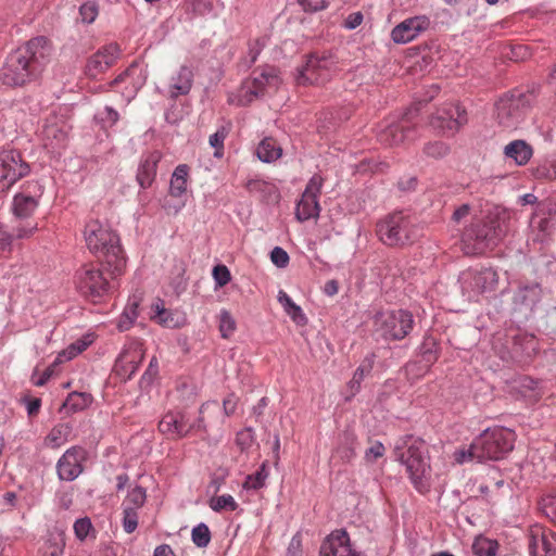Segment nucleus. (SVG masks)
Wrapping results in <instances>:
<instances>
[{
  "mask_svg": "<svg viewBox=\"0 0 556 556\" xmlns=\"http://www.w3.org/2000/svg\"><path fill=\"white\" fill-rule=\"evenodd\" d=\"M463 288L475 293L493 291L497 285V273L492 268L469 269L462 274Z\"/></svg>",
  "mask_w": 556,
  "mask_h": 556,
  "instance_id": "obj_18",
  "label": "nucleus"
},
{
  "mask_svg": "<svg viewBox=\"0 0 556 556\" xmlns=\"http://www.w3.org/2000/svg\"><path fill=\"white\" fill-rule=\"evenodd\" d=\"M51 48L45 37H36L10 53L1 70L4 85L21 87L35 80L49 60Z\"/></svg>",
  "mask_w": 556,
  "mask_h": 556,
  "instance_id": "obj_1",
  "label": "nucleus"
},
{
  "mask_svg": "<svg viewBox=\"0 0 556 556\" xmlns=\"http://www.w3.org/2000/svg\"><path fill=\"white\" fill-rule=\"evenodd\" d=\"M92 529V525L89 518H80L77 519L74 523V532L78 540L84 541L88 534L89 531Z\"/></svg>",
  "mask_w": 556,
  "mask_h": 556,
  "instance_id": "obj_48",
  "label": "nucleus"
},
{
  "mask_svg": "<svg viewBox=\"0 0 556 556\" xmlns=\"http://www.w3.org/2000/svg\"><path fill=\"white\" fill-rule=\"evenodd\" d=\"M366 375L363 374V369H356L353 378L348 383V388L350 390V395L346 397V400H351L361 390V384Z\"/></svg>",
  "mask_w": 556,
  "mask_h": 556,
  "instance_id": "obj_51",
  "label": "nucleus"
},
{
  "mask_svg": "<svg viewBox=\"0 0 556 556\" xmlns=\"http://www.w3.org/2000/svg\"><path fill=\"white\" fill-rule=\"evenodd\" d=\"M504 230L500 222L490 219L482 222L473 220L468 228L465 229L462 241L466 254H480L486 249L497 244L503 237Z\"/></svg>",
  "mask_w": 556,
  "mask_h": 556,
  "instance_id": "obj_9",
  "label": "nucleus"
},
{
  "mask_svg": "<svg viewBox=\"0 0 556 556\" xmlns=\"http://www.w3.org/2000/svg\"><path fill=\"white\" fill-rule=\"evenodd\" d=\"M210 507L214 511H222L224 509L233 511L238 508V504L232 495L230 494H223L217 497H213L210 501Z\"/></svg>",
  "mask_w": 556,
  "mask_h": 556,
  "instance_id": "obj_40",
  "label": "nucleus"
},
{
  "mask_svg": "<svg viewBox=\"0 0 556 556\" xmlns=\"http://www.w3.org/2000/svg\"><path fill=\"white\" fill-rule=\"evenodd\" d=\"M324 179L315 174L308 180L300 201L296 204L295 217L299 222H305L311 218L317 219L320 213L318 198L321 193Z\"/></svg>",
  "mask_w": 556,
  "mask_h": 556,
  "instance_id": "obj_14",
  "label": "nucleus"
},
{
  "mask_svg": "<svg viewBox=\"0 0 556 556\" xmlns=\"http://www.w3.org/2000/svg\"><path fill=\"white\" fill-rule=\"evenodd\" d=\"M188 176V165L180 164L175 168L169 185V194L172 197H181L187 191Z\"/></svg>",
  "mask_w": 556,
  "mask_h": 556,
  "instance_id": "obj_28",
  "label": "nucleus"
},
{
  "mask_svg": "<svg viewBox=\"0 0 556 556\" xmlns=\"http://www.w3.org/2000/svg\"><path fill=\"white\" fill-rule=\"evenodd\" d=\"M43 194V187L39 181H27L13 199L12 211L16 218L28 219L38 207V201Z\"/></svg>",
  "mask_w": 556,
  "mask_h": 556,
  "instance_id": "obj_15",
  "label": "nucleus"
},
{
  "mask_svg": "<svg viewBox=\"0 0 556 556\" xmlns=\"http://www.w3.org/2000/svg\"><path fill=\"white\" fill-rule=\"evenodd\" d=\"M379 139L382 143L389 146L404 144L415 140V128L406 119H402L383 129L379 135Z\"/></svg>",
  "mask_w": 556,
  "mask_h": 556,
  "instance_id": "obj_22",
  "label": "nucleus"
},
{
  "mask_svg": "<svg viewBox=\"0 0 556 556\" xmlns=\"http://www.w3.org/2000/svg\"><path fill=\"white\" fill-rule=\"evenodd\" d=\"M532 103V94L514 92L500 99L495 105L496 118L505 128H517Z\"/></svg>",
  "mask_w": 556,
  "mask_h": 556,
  "instance_id": "obj_10",
  "label": "nucleus"
},
{
  "mask_svg": "<svg viewBox=\"0 0 556 556\" xmlns=\"http://www.w3.org/2000/svg\"><path fill=\"white\" fill-rule=\"evenodd\" d=\"M430 123L442 134L453 135L467 123L466 111L456 103H446L438 109Z\"/></svg>",
  "mask_w": 556,
  "mask_h": 556,
  "instance_id": "obj_16",
  "label": "nucleus"
},
{
  "mask_svg": "<svg viewBox=\"0 0 556 556\" xmlns=\"http://www.w3.org/2000/svg\"><path fill=\"white\" fill-rule=\"evenodd\" d=\"M469 213L470 206L468 204H463L454 211L452 219L456 223H459L464 218H466L469 215Z\"/></svg>",
  "mask_w": 556,
  "mask_h": 556,
  "instance_id": "obj_64",
  "label": "nucleus"
},
{
  "mask_svg": "<svg viewBox=\"0 0 556 556\" xmlns=\"http://www.w3.org/2000/svg\"><path fill=\"white\" fill-rule=\"evenodd\" d=\"M514 339V345L516 346H522V345H532L534 343V336L527 334V333H520L518 332L513 337Z\"/></svg>",
  "mask_w": 556,
  "mask_h": 556,
  "instance_id": "obj_62",
  "label": "nucleus"
},
{
  "mask_svg": "<svg viewBox=\"0 0 556 556\" xmlns=\"http://www.w3.org/2000/svg\"><path fill=\"white\" fill-rule=\"evenodd\" d=\"M147 501V491L144 488L136 485L130 489L122 503V509L130 508L132 511H139Z\"/></svg>",
  "mask_w": 556,
  "mask_h": 556,
  "instance_id": "obj_32",
  "label": "nucleus"
},
{
  "mask_svg": "<svg viewBox=\"0 0 556 556\" xmlns=\"http://www.w3.org/2000/svg\"><path fill=\"white\" fill-rule=\"evenodd\" d=\"M193 77V71L187 65H181L169 78L168 96L172 99L187 96L192 88Z\"/></svg>",
  "mask_w": 556,
  "mask_h": 556,
  "instance_id": "obj_24",
  "label": "nucleus"
},
{
  "mask_svg": "<svg viewBox=\"0 0 556 556\" xmlns=\"http://www.w3.org/2000/svg\"><path fill=\"white\" fill-rule=\"evenodd\" d=\"M279 71L273 66H265L253 72L252 77L242 83L237 93L229 96V103L249 105L260 97L274 93L281 85Z\"/></svg>",
  "mask_w": 556,
  "mask_h": 556,
  "instance_id": "obj_6",
  "label": "nucleus"
},
{
  "mask_svg": "<svg viewBox=\"0 0 556 556\" xmlns=\"http://www.w3.org/2000/svg\"><path fill=\"white\" fill-rule=\"evenodd\" d=\"M99 14V7L94 1H87L79 8V15L81 21L91 24L96 21Z\"/></svg>",
  "mask_w": 556,
  "mask_h": 556,
  "instance_id": "obj_44",
  "label": "nucleus"
},
{
  "mask_svg": "<svg viewBox=\"0 0 556 556\" xmlns=\"http://www.w3.org/2000/svg\"><path fill=\"white\" fill-rule=\"evenodd\" d=\"M71 432L72 428L68 424H59L46 437V444L52 448H58L68 441Z\"/></svg>",
  "mask_w": 556,
  "mask_h": 556,
  "instance_id": "obj_33",
  "label": "nucleus"
},
{
  "mask_svg": "<svg viewBox=\"0 0 556 556\" xmlns=\"http://www.w3.org/2000/svg\"><path fill=\"white\" fill-rule=\"evenodd\" d=\"M386 452L384 445L376 441L370 447H368L365 452V458L368 462H376L378 458L382 457Z\"/></svg>",
  "mask_w": 556,
  "mask_h": 556,
  "instance_id": "obj_53",
  "label": "nucleus"
},
{
  "mask_svg": "<svg viewBox=\"0 0 556 556\" xmlns=\"http://www.w3.org/2000/svg\"><path fill=\"white\" fill-rule=\"evenodd\" d=\"M238 399L235 394L227 395L223 401V410L225 416H231L237 408Z\"/></svg>",
  "mask_w": 556,
  "mask_h": 556,
  "instance_id": "obj_58",
  "label": "nucleus"
},
{
  "mask_svg": "<svg viewBox=\"0 0 556 556\" xmlns=\"http://www.w3.org/2000/svg\"><path fill=\"white\" fill-rule=\"evenodd\" d=\"M540 178L556 179V161L552 162L548 166H541L536 170Z\"/></svg>",
  "mask_w": 556,
  "mask_h": 556,
  "instance_id": "obj_59",
  "label": "nucleus"
},
{
  "mask_svg": "<svg viewBox=\"0 0 556 556\" xmlns=\"http://www.w3.org/2000/svg\"><path fill=\"white\" fill-rule=\"evenodd\" d=\"M376 231L379 239L389 247L413 243L419 235L418 227L402 212H395L379 220Z\"/></svg>",
  "mask_w": 556,
  "mask_h": 556,
  "instance_id": "obj_8",
  "label": "nucleus"
},
{
  "mask_svg": "<svg viewBox=\"0 0 556 556\" xmlns=\"http://www.w3.org/2000/svg\"><path fill=\"white\" fill-rule=\"evenodd\" d=\"M213 278L217 287H224L230 281L231 275L227 266L216 265L213 268Z\"/></svg>",
  "mask_w": 556,
  "mask_h": 556,
  "instance_id": "obj_49",
  "label": "nucleus"
},
{
  "mask_svg": "<svg viewBox=\"0 0 556 556\" xmlns=\"http://www.w3.org/2000/svg\"><path fill=\"white\" fill-rule=\"evenodd\" d=\"M413 315L403 309L379 312L375 316L377 331L390 340H401L412 330Z\"/></svg>",
  "mask_w": 556,
  "mask_h": 556,
  "instance_id": "obj_11",
  "label": "nucleus"
},
{
  "mask_svg": "<svg viewBox=\"0 0 556 556\" xmlns=\"http://www.w3.org/2000/svg\"><path fill=\"white\" fill-rule=\"evenodd\" d=\"M119 48L116 43H110L96 52L86 65V73L90 77H97L105 72L117 60Z\"/></svg>",
  "mask_w": 556,
  "mask_h": 556,
  "instance_id": "obj_21",
  "label": "nucleus"
},
{
  "mask_svg": "<svg viewBox=\"0 0 556 556\" xmlns=\"http://www.w3.org/2000/svg\"><path fill=\"white\" fill-rule=\"evenodd\" d=\"M336 66L331 55L311 54L303 67L299 70L296 83L299 85L319 84L325 81Z\"/></svg>",
  "mask_w": 556,
  "mask_h": 556,
  "instance_id": "obj_13",
  "label": "nucleus"
},
{
  "mask_svg": "<svg viewBox=\"0 0 556 556\" xmlns=\"http://www.w3.org/2000/svg\"><path fill=\"white\" fill-rule=\"evenodd\" d=\"M86 451L80 446H72L59 458L56 463L58 477L62 481H73L83 472V462Z\"/></svg>",
  "mask_w": 556,
  "mask_h": 556,
  "instance_id": "obj_17",
  "label": "nucleus"
},
{
  "mask_svg": "<svg viewBox=\"0 0 556 556\" xmlns=\"http://www.w3.org/2000/svg\"><path fill=\"white\" fill-rule=\"evenodd\" d=\"M545 556H556V533L544 531L540 539Z\"/></svg>",
  "mask_w": 556,
  "mask_h": 556,
  "instance_id": "obj_46",
  "label": "nucleus"
},
{
  "mask_svg": "<svg viewBox=\"0 0 556 556\" xmlns=\"http://www.w3.org/2000/svg\"><path fill=\"white\" fill-rule=\"evenodd\" d=\"M84 237L89 251L111 266V274H122L126 266L124 251L118 236L98 219L87 222Z\"/></svg>",
  "mask_w": 556,
  "mask_h": 556,
  "instance_id": "obj_3",
  "label": "nucleus"
},
{
  "mask_svg": "<svg viewBox=\"0 0 556 556\" xmlns=\"http://www.w3.org/2000/svg\"><path fill=\"white\" fill-rule=\"evenodd\" d=\"M394 457L406 467L415 489L425 494L430 490V465L425 452V443L412 435L399 439L394 445Z\"/></svg>",
  "mask_w": 556,
  "mask_h": 556,
  "instance_id": "obj_4",
  "label": "nucleus"
},
{
  "mask_svg": "<svg viewBox=\"0 0 556 556\" xmlns=\"http://www.w3.org/2000/svg\"><path fill=\"white\" fill-rule=\"evenodd\" d=\"M153 315L151 318L160 324L161 326L174 328L179 325L178 320L175 318V315L166 309L161 300L152 305Z\"/></svg>",
  "mask_w": 556,
  "mask_h": 556,
  "instance_id": "obj_34",
  "label": "nucleus"
},
{
  "mask_svg": "<svg viewBox=\"0 0 556 556\" xmlns=\"http://www.w3.org/2000/svg\"><path fill=\"white\" fill-rule=\"evenodd\" d=\"M13 236L5 230L0 223V252H10L12 247Z\"/></svg>",
  "mask_w": 556,
  "mask_h": 556,
  "instance_id": "obj_56",
  "label": "nucleus"
},
{
  "mask_svg": "<svg viewBox=\"0 0 556 556\" xmlns=\"http://www.w3.org/2000/svg\"><path fill=\"white\" fill-rule=\"evenodd\" d=\"M23 403L29 417L37 415L41 406V400L38 397H24Z\"/></svg>",
  "mask_w": 556,
  "mask_h": 556,
  "instance_id": "obj_57",
  "label": "nucleus"
},
{
  "mask_svg": "<svg viewBox=\"0 0 556 556\" xmlns=\"http://www.w3.org/2000/svg\"><path fill=\"white\" fill-rule=\"evenodd\" d=\"M268 477L267 466L265 463L256 470L255 473L249 475L243 483L247 490H258L264 486Z\"/></svg>",
  "mask_w": 556,
  "mask_h": 556,
  "instance_id": "obj_37",
  "label": "nucleus"
},
{
  "mask_svg": "<svg viewBox=\"0 0 556 556\" xmlns=\"http://www.w3.org/2000/svg\"><path fill=\"white\" fill-rule=\"evenodd\" d=\"M97 336L93 332H88L75 342L71 343L68 348H88L96 342Z\"/></svg>",
  "mask_w": 556,
  "mask_h": 556,
  "instance_id": "obj_60",
  "label": "nucleus"
},
{
  "mask_svg": "<svg viewBox=\"0 0 556 556\" xmlns=\"http://www.w3.org/2000/svg\"><path fill=\"white\" fill-rule=\"evenodd\" d=\"M281 154V147L273 138H264L256 148L257 157L266 163L278 160Z\"/></svg>",
  "mask_w": 556,
  "mask_h": 556,
  "instance_id": "obj_29",
  "label": "nucleus"
},
{
  "mask_svg": "<svg viewBox=\"0 0 556 556\" xmlns=\"http://www.w3.org/2000/svg\"><path fill=\"white\" fill-rule=\"evenodd\" d=\"M112 267L102 263H88L80 266L75 274V285L86 298L97 301L109 294L113 288L112 280L121 274H111Z\"/></svg>",
  "mask_w": 556,
  "mask_h": 556,
  "instance_id": "obj_5",
  "label": "nucleus"
},
{
  "mask_svg": "<svg viewBox=\"0 0 556 556\" xmlns=\"http://www.w3.org/2000/svg\"><path fill=\"white\" fill-rule=\"evenodd\" d=\"M299 2L306 11H318L326 8L325 0H299Z\"/></svg>",
  "mask_w": 556,
  "mask_h": 556,
  "instance_id": "obj_61",
  "label": "nucleus"
},
{
  "mask_svg": "<svg viewBox=\"0 0 556 556\" xmlns=\"http://www.w3.org/2000/svg\"><path fill=\"white\" fill-rule=\"evenodd\" d=\"M498 543L483 535H479L472 543V552L476 556H496Z\"/></svg>",
  "mask_w": 556,
  "mask_h": 556,
  "instance_id": "obj_35",
  "label": "nucleus"
},
{
  "mask_svg": "<svg viewBox=\"0 0 556 556\" xmlns=\"http://www.w3.org/2000/svg\"><path fill=\"white\" fill-rule=\"evenodd\" d=\"M363 22V14L361 12L352 13L348 16V18L344 22V26L348 29H354L357 26H359Z\"/></svg>",
  "mask_w": 556,
  "mask_h": 556,
  "instance_id": "obj_63",
  "label": "nucleus"
},
{
  "mask_svg": "<svg viewBox=\"0 0 556 556\" xmlns=\"http://www.w3.org/2000/svg\"><path fill=\"white\" fill-rule=\"evenodd\" d=\"M271 262L278 267H286L289 264V255L288 253L279 247H276L270 252Z\"/></svg>",
  "mask_w": 556,
  "mask_h": 556,
  "instance_id": "obj_52",
  "label": "nucleus"
},
{
  "mask_svg": "<svg viewBox=\"0 0 556 556\" xmlns=\"http://www.w3.org/2000/svg\"><path fill=\"white\" fill-rule=\"evenodd\" d=\"M513 384L514 389H518L522 395H526V391L522 389L534 390L538 383L529 377H519L513 381Z\"/></svg>",
  "mask_w": 556,
  "mask_h": 556,
  "instance_id": "obj_54",
  "label": "nucleus"
},
{
  "mask_svg": "<svg viewBox=\"0 0 556 556\" xmlns=\"http://www.w3.org/2000/svg\"><path fill=\"white\" fill-rule=\"evenodd\" d=\"M191 539L195 546L206 547L211 542V531L208 527L203 522L197 525L191 531Z\"/></svg>",
  "mask_w": 556,
  "mask_h": 556,
  "instance_id": "obj_39",
  "label": "nucleus"
},
{
  "mask_svg": "<svg viewBox=\"0 0 556 556\" xmlns=\"http://www.w3.org/2000/svg\"><path fill=\"white\" fill-rule=\"evenodd\" d=\"M28 173L29 165L23 161L18 151L3 150L0 152V192L10 189Z\"/></svg>",
  "mask_w": 556,
  "mask_h": 556,
  "instance_id": "obj_12",
  "label": "nucleus"
},
{
  "mask_svg": "<svg viewBox=\"0 0 556 556\" xmlns=\"http://www.w3.org/2000/svg\"><path fill=\"white\" fill-rule=\"evenodd\" d=\"M515 440V432L508 428L501 426L488 428L467 447L455 451L454 459L458 464L500 460L513 451Z\"/></svg>",
  "mask_w": 556,
  "mask_h": 556,
  "instance_id": "obj_2",
  "label": "nucleus"
},
{
  "mask_svg": "<svg viewBox=\"0 0 556 556\" xmlns=\"http://www.w3.org/2000/svg\"><path fill=\"white\" fill-rule=\"evenodd\" d=\"M286 556H302V538L300 533L292 536Z\"/></svg>",
  "mask_w": 556,
  "mask_h": 556,
  "instance_id": "obj_55",
  "label": "nucleus"
},
{
  "mask_svg": "<svg viewBox=\"0 0 556 556\" xmlns=\"http://www.w3.org/2000/svg\"><path fill=\"white\" fill-rule=\"evenodd\" d=\"M504 155L513 160L516 165H526L533 155V149L525 140H513L504 148Z\"/></svg>",
  "mask_w": 556,
  "mask_h": 556,
  "instance_id": "obj_26",
  "label": "nucleus"
},
{
  "mask_svg": "<svg viewBox=\"0 0 556 556\" xmlns=\"http://www.w3.org/2000/svg\"><path fill=\"white\" fill-rule=\"evenodd\" d=\"M92 402L91 394L87 392H72L63 403V409L67 413H77L87 408Z\"/></svg>",
  "mask_w": 556,
  "mask_h": 556,
  "instance_id": "obj_30",
  "label": "nucleus"
},
{
  "mask_svg": "<svg viewBox=\"0 0 556 556\" xmlns=\"http://www.w3.org/2000/svg\"><path fill=\"white\" fill-rule=\"evenodd\" d=\"M123 518L122 526L126 533L130 534L136 531L138 527L139 515L137 511H132L130 508L122 509Z\"/></svg>",
  "mask_w": 556,
  "mask_h": 556,
  "instance_id": "obj_45",
  "label": "nucleus"
},
{
  "mask_svg": "<svg viewBox=\"0 0 556 556\" xmlns=\"http://www.w3.org/2000/svg\"><path fill=\"white\" fill-rule=\"evenodd\" d=\"M541 508L546 517L556 522V494L543 497L541 501Z\"/></svg>",
  "mask_w": 556,
  "mask_h": 556,
  "instance_id": "obj_47",
  "label": "nucleus"
},
{
  "mask_svg": "<svg viewBox=\"0 0 556 556\" xmlns=\"http://www.w3.org/2000/svg\"><path fill=\"white\" fill-rule=\"evenodd\" d=\"M219 329L223 337L227 338L235 330V320L231 315L223 311L219 316Z\"/></svg>",
  "mask_w": 556,
  "mask_h": 556,
  "instance_id": "obj_50",
  "label": "nucleus"
},
{
  "mask_svg": "<svg viewBox=\"0 0 556 556\" xmlns=\"http://www.w3.org/2000/svg\"><path fill=\"white\" fill-rule=\"evenodd\" d=\"M448 152V146L442 141L429 142L424 147V153L433 159L444 157Z\"/></svg>",
  "mask_w": 556,
  "mask_h": 556,
  "instance_id": "obj_42",
  "label": "nucleus"
},
{
  "mask_svg": "<svg viewBox=\"0 0 556 556\" xmlns=\"http://www.w3.org/2000/svg\"><path fill=\"white\" fill-rule=\"evenodd\" d=\"M429 26L430 20L426 15L408 17L392 29L391 38L395 43H407L427 30Z\"/></svg>",
  "mask_w": 556,
  "mask_h": 556,
  "instance_id": "obj_20",
  "label": "nucleus"
},
{
  "mask_svg": "<svg viewBox=\"0 0 556 556\" xmlns=\"http://www.w3.org/2000/svg\"><path fill=\"white\" fill-rule=\"evenodd\" d=\"M219 406L216 401L206 402L200 407L197 420L190 422L182 412H168L159 422V430L168 439L178 440L187 437L192 431H206L211 422L204 421V414L207 412L218 413Z\"/></svg>",
  "mask_w": 556,
  "mask_h": 556,
  "instance_id": "obj_7",
  "label": "nucleus"
},
{
  "mask_svg": "<svg viewBox=\"0 0 556 556\" xmlns=\"http://www.w3.org/2000/svg\"><path fill=\"white\" fill-rule=\"evenodd\" d=\"M38 229L37 223L28 219H20V222L14 226L12 235L17 239H26L31 237Z\"/></svg>",
  "mask_w": 556,
  "mask_h": 556,
  "instance_id": "obj_41",
  "label": "nucleus"
},
{
  "mask_svg": "<svg viewBox=\"0 0 556 556\" xmlns=\"http://www.w3.org/2000/svg\"><path fill=\"white\" fill-rule=\"evenodd\" d=\"M64 542L62 538H51L43 544V556H62L64 551Z\"/></svg>",
  "mask_w": 556,
  "mask_h": 556,
  "instance_id": "obj_43",
  "label": "nucleus"
},
{
  "mask_svg": "<svg viewBox=\"0 0 556 556\" xmlns=\"http://www.w3.org/2000/svg\"><path fill=\"white\" fill-rule=\"evenodd\" d=\"M320 556H364L352 547L349 533L344 529L332 531L321 543Z\"/></svg>",
  "mask_w": 556,
  "mask_h": 556,
  "instance_id": "obj_19",
  "label": "nucleus"
},
{
  "mask_svg": "<svg viewBox=\"0 0 556 556\" xmlns=\"http://www.w3.org/2000/svg\"><path fill=\"white\" fill-rule=\"evenodd\" d=\"M161 159L162 153L159 151H153L146 155V157L142 160L137 174V180L142 188H148L151 186L155 178L157 164Z\"/></svg>",
  "mask_w": 556,
  "mask_h": 556,
  "instance_id": "obj_25",
  "label": "nucleus"
},
{
  "mask_svg": "<svg viewBox=\"0 0 556 556\" xmlns=\"http://www.w3.org/2000/svg\"><path fill=\"white\" fill-rule=\"evenodd\" d=\"M67 126L65 123H47L42 129V141L51 152H60L67 143Z\"/></svg>",
  "mask_w": 556,
  "mask_h": 556,
  "instance_id": "obj_23",
  "label": "nucleus"
},
{
  "mask_svg": "<svg viewBox=\"0 0 556 556\" xmlns=\"http://www.w3.org/2000/svg\"><path fill=\"white\" fill-rule=\"evenodd\" d=\"M229 126H220L216 132L210 136L208 142L215 149L214 155L222 157L224 153V141L229 134Z\"/></svg>",
  "mask_w": 556,
  "mask_h": 556,
  "instance_id": "obj_38",
  "label": "nucleus"
},
{
  "mask_svg": "<svg viewBox=\"0 0 556 556\" xmlns=\"http://www.w3.org/2000/svg\"><path fill=\"white\" fill-rule=\"evenodd\" d=\"M434 350H425L421 354V361L425 362L422 366H418L417 362H410L405 366V371L407 375H413L414 377H420L428 371L429 364L437 358Z\"/></svg>",
  "mask_w": 556,
  "mask_h": 556,
  "instance_id": "obj_36",
  "label": "nucleus"
},
{
  "mask_svg": "<svg viewBox=\"0 0 556 556\" xmlns=\"http://www.w3.org/2000/svg\"><path fill=\"white\" fill-rule=\"evenodd\" d=\"M278 302L282 305L286 314L296 324L304 325L307 320L302 308L283 291L278 292Z\"/></svg>",
  "mask_w": 556,
  "mask_h": 556,
  "instance_id": "obj_31",
  "label": "nucleus"
},
{
  "mask_svg": "<svg viewBox=\"0 0 556 556\" xmlns=\"http://www.w3.org/2000/svg\"><path fill=\"white\" fill-rule=\"evenodd\" d=\"M84 350H62L56 358L53 361V363L51 365H49L41 374L40 376L36 379V376H37V370L34 371L33 374V382L35 386L37 387H42L45 386L49 379L55 375L56 372V367L64 363V362H67V361H71L73 358H75L80 352H83Z\"/></svg>",
  "mask_w": 556,
  "mask_h": 556,
  "instance_id": "obj_27",
  "label": "nucleus"
}]
</instances>
